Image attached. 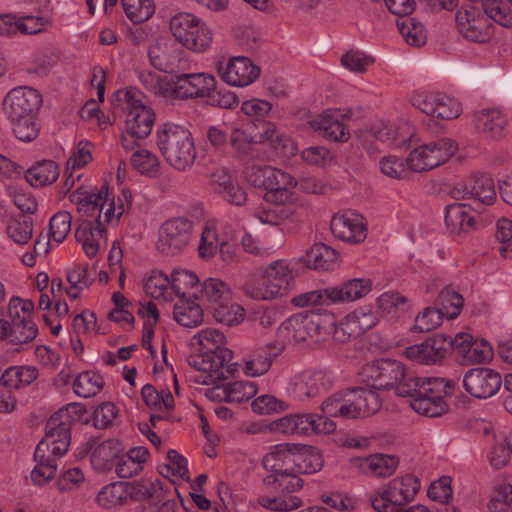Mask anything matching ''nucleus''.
I'll use <instances>...</instances> for the list:
<instances>
[{
  "mask_svg": "<svg viewBox=\"0 0 512 512\" xmlns=\"http://www.w3.org/2000/svg\"><path fill=\"white\" fill-rule=\"evenodd\" d=\"M259 143L268 144L283 159H291L298 152L294 140L272 122H263L259 127Z\"/></svg>",
  "mask_w": 512,
  "mask_h": 512,
  "instance_id": "a878e982",
  "label": "nucleus"
},
{
  "mask_svg": "<svg viewBox=\"0 0 512 512\" xmlns=\"http://www.w3.org/2000/svg\"><path fill=\"white\" fill-rule=\"evenodd\" d=\"M298 475V472L271 473L263 479V484L276 492L290 494L303 487V480Z\"/></svg>",
  "mask_w": 512,
  "mask_h": 512,
  "instance_id": "37998d69",
  "label": "nucleus"
},
{
  "mask_svg": "<svg viewBox=\"0 0 512 512\" xmlns=\"http://www.w3.org/2000/svg\"><path fill=\"white\" fill-rule=\"evenodd\" d=\"M352 117L350 109H327L309 121L310 127L325 139L332 142H346L350 138V130L346 121Z\"/></svg>",
  "mask_w": 512,
  "mask_h": 512,
  "instance_id": "2eb2a0df",
  "label": "nucleus"
},
{
  "mask_svg": "<svg viewBox=\"0 0 512 512\" xmlns=\"http://www.w3.org/2000/svg\"><path fill=\"white\" fill-rule=\"evenodd\" d=\"M194 234L193 222L186 217H172L164 221L158 231L157 250L164 255L183 252Z\"/></svg>",
  "mask_w": 512,
  "mask_h": 512,
  "instance_id": "f8f14e48",
  "label": "nucleus"
},
{
  "mask_svg": "<svg viewBox=\"0 0 512 512\" xmlns=\"http://www.w3.org/2000/svg\"><path fill=\"white\" fill-rule=\"evenodd\" d=\"M411 407L427 417H439L448 411V405L442 396L410 397Z\"/></svg>",
  "mask_w": 512,
  "mask_h": 512,
  "instance_id": "de8ad7c7",
  "label": "nucleus"
},
{
  "mask_svg": "<svg viewBox=\"0 0 512 512\" xmlns=\"http://www.w3.org/2000/svg\"><path fill=\"white\" fill-rule=\"evenodd\" d=\"M127 489V498L135 501H144L141 505H149L154 501L163 500V483L161 480H136L124 482Z\"/></svg>",
  "mask_w": 512,
  "mask_h": 512,
  "instance_id": "72a5a7b5",
  "label": "nucleus"
},
{
  "mask_svg": "<svg viewBox=\"0 0 512 512\" xmlns=\"http://www.w3.org/2000/svg\"><path fill=\"white\" fill-rule=\"evenodd\" d=\"M412 104L422 113L442 120L455 119L462 111L456 99L438 92H417L412 97Z\"/></svg>",
  "mask_w": 512,
  "mask_h": 512,
  "instance_id": "dca6fc26",
  "label": "nucleus"
},
{
  "mask_svg": "<svg viewBox=\"0 0 512 512\" xmlns=\"http://www.w3.org/2000/svg\"><path fill=\"white\" fill-rule=\"evenodd\" d=\"M127 17L134 23L147 21L154 13L152 0H122Z\"/></svg>",
  "mask_w": 512,
  "mask_h": 512,
  "instance_id": "4d7b16f0",
  "label": "nucleus"
},
{
  "mask_svg": "<svg viewBox=\"0 0 512 512\" xmlns=\"http://www.w3.org/2000/svg\"><path fill=\"white\" fill-rule=\"evenodd\" d=\"M174 320L188 318L190 320H203L207 316L205 307L200 303L195 293L173 296Z\"/></svg>",
  "mask_w": 512,
  "mask_h": 512,
  "instance_id": "f704fd0d",
  "label": "nucleus"
},
{
  "mask_svg": "<svg viewBox=\"0 0 512 512\" xmlns=\"http://www.w3.org/2000/svg\"><path fill=\"white\" fill-rule=\"evenodd\" d=\"M15 137L22 142H32L38 137L40 125L37 115L9 120Z\"/></svg>",
  "mask_w": 512,
  "mask_h": 512,
  "instance_id": "864d4df0",
  "label": "nucleus"
},
{
  "mask_svg": "<svg viewBox=\"0 0 512 512\" xmlns=\"http://www.w3.org/2000/svg\"><path fill=\"white\" fill-rule=\"evenodd\" d=\"M201 20V18L192 13L179 12L170 19L169 28L171 34L179 44L184 46L190 32L195 29Z\"/></svg>",
  "mask_w": 512,
  "mask_h": 512,
  "instance_id": "c03bdc74",
  "label": "nucleus"
},
{
  "mask_svg": "<svg viewBox=\"0 0 512 512\" xmlns=\"http://www.w3.org/2000/svg\"><path fill=\"white\" fill-rule=\"evenodd\" d=\"M188 37L183 47L194 53L206 52L213 41V33L204 20L200 21Z\"/></svg>",
  "mask_w": 512,
  "mask_h": 512,
  "instance_id": "8fccbe9b",
  "label": "nucleus"
},
{
  "mask_svg": "<svg viewBox=\"0 0 512 512\" xmlns=\"http://www.w3.org/2000/svg\"><path fill=\"white\" fill-rule=\"evenodd\" d=\"M42 105L40 93L30 87H17L4 97L3 113L8 120L37 115Z\"/></svg>",
  "mask_w": 512,
  "mask_h": 512,
  "instance_id": "f3484780",
  "label": "nucleus"
},
{
  "mask_svg": "<svg viewBox=\"0 0 512 512\" xmlns=\"http://www.w3.org/2000/svg\"><path fill=\"white\" fill-rule=\"evenodd\" d=\"M8 237L18 245L27 244L33 235L32 222L23 217L20 219H11L6 227Z\"/></svg>",
  "mask_w": 512,
  "mask_h": 512,
  "instance_id": "338daca9",
  "label": "nucleus"
},
{
  "mask_svg": "<svg viewBox=\"0 0 512 512\" xmlns=\"http://www.w3.org/2000/svg\"><path fill=\"white\" fill-rule=\"evenodd\" d=\"M295 434L310 435L331 433L336 429L333 421L323 415L307 413L295 414Z\"/></svg>",
  "mask_w": 512,
  "mask_h": 512,
  "instance_id": "c9c22d12",
  "label": "nucleus"
},
{
  "mask_svg": "<svg viewBox=\"0 0 512 512\" xmlns=\"http://www.w3.org/2000/svg\"><path fill=\"white\" fill-rule=\"evenodd\" d=\"M330 227L336 238L348 243H360L367 236V225L363 216L354 212L334 215Z\"/></svg>",
  "mask_w": 512,
  "mask_h": 512,
  "instance_id": "393cba45",
  "label": "nucleus"
},
{
  "mask_svg": "<svg viewBox=\"0 0 512 512\" xmlns=\"http://www.w3.org/2000/svg\"><path fill=\"white\" fill-rule=\"evenodd\" d=\"M445 223L452 234H461L471 229L475 221L466 205L455 203L446 207Z\"/></svg>",
  "mask_w": 512,
  "mask_h": 512,
  "instance_id": "e433bc0d",
  "label": "nucleus"
},
{
  "mask_svg": "<svg viewBox=\"0 0 512 512\" xmlns=\"http://www.w3.org/2000/svg\"><path fill=\"white\" fill-rule=\"evenodd\" d=\"M232 357V351L228 348L214 347L190 355L187 361L191 367L205 373L200 378H196L195 382L209 385L233 375L234 369L230 364Z\"/></svg>",
  "mask_w": 512,
  "mask_h": 512,
  "instance_id": "6e6552de",
  "label": "nucleus"
},
{
  "mask_svg": "<svg viewBox=\"0 0 512 512\" xmlns=\"http://www.w3.org/2000/svg\"><path fill=\"white\" fill-rule=\"evenodd\" d=\"M203 295L208 302L207 317L214 320H239L245 315L244 308L232 299L230 287L218 278L206 279L202 285Z\"/></svg>",
  "mask_w": 512,
  "mask_h": 512,
  "instance_id": "1a4fd4ad",
  "label": "nucleus"
},
{
  "mask_svg": "<svg viewBox=\"0 0 512 512\" xmlns=\"http://www.w3.org/2000/svg\"><path fill=\"white\" fill-rule=\"evenodd\" d=\"M451 343L452 350L462 365L488 362L493 357V350L488 341L475 339L469 333H457Z\"/></svg>",
  "mask_w": 512,
  "mask_h": 512,
  "instance_id": "aec40b11",
  "label": "nucleus"
},
{
  "mask_svg": "<svg viewBox=\"0 0 512 512\" xmlns=\"http://www.w3.org/2000/svg\"><path fill=\"white\" fill-rule=\"evenodd\" d=\"M333 322H281L276 337L285 346L311 340L322 342L330 337Z\"/></svg>",
  "mask_w": 512,
  "mask_h": 512,
  "instance_id": "ddd939ff",
  "label": "nucleus"
},
{
  "mask_svg": "<svg viewBox=\"0 0 512 512\" xmlns=\"http://www.w3.org/2000/svg\"><path fill=\"white\" fill-rule=\"evenodd\" d=\"M144 289L146 294L155 300H173L171 277L162 271H152L144 283Z\"/></svg>",
  "mask_w": 512,
  "mask_h": 512,
  "instance_id": "79ce46f5",
  "label": "nucleus"
},
{
  "mask_svg": "<svg viewBox=\"0 0 512 512\" xmlns=\"http://www.w3.org/2000/svg\"><path fill=\"white\" fill-rule=\"evenodd\" d=\"M103 378L101 375L85 371L80 373L73 382V388L76 395L83 398L95 396L103 388Z\"/></svg>",
  "mask_w": 512,
  "mask_h": 512,
  "instance_id": "09e8293b",
  "label": "nucleus"
},
{
  "mask_svg": "<svg viewBox=\"0 0 512 512\" xmlns=\"http://www.w3.org/2000/svg\"><path fill=\"white\" fill-rule=\"evenodd\" d=\"M298 446L283 443L273 447V450L263 458V466L271 473L295 472Z\"/></svg>",
  "mask_w": 512,
  "mask_h": 512,
  "instance_id": "c756f323",
  "label": "nucleus"
},
{
  "mask_svg": "<svg viewBox=\"0 0 512 512\" xmlns=\"http://www.w3.org/2000/svg\"><path fill=\"white\" fill-rule=\"evenodd\" d=\"M397 27L405 39L411 46H422L426 42V31L420 22L415 21L413 18H403L397 20Z\"/></svg>",
  "mask_w": 512,
  "mask_h": 512,
  "instance_id": "603ef678",
  "label": "nucleus"
},
{
  "mask_svg": "<svg viewBox=\"0 0 512 512\" xmlns=\"http://www.w3.org/2000/svg\"><path fill=\"white\" fill-rule=\"evenodd\" d=\"M245 179L257 188H264V200L276 206H292L298 201L296 179L289 173L269 166L251 164L244 169Z\"/></svg>",
  "mask_w": 512,
  "mask_h": 512,
  "instance_id": "7ed1b4c3",
  "label": "nucleus"
},
{
  "mask_svg": "<svg viewBox=\"0 0 512 512\" xmlns=\"http://www.w3.org/2000/svg\"><path fill=\"white\" fill-rule=\"evenodd\" d=\"M119 442L106 440L99 444L91 455L93 468L100 472L110 471L119 457Z\"/></svg>",
  "mask_w": 512,
  "mask_h": 512,
  "instance_id": "ea45409f",
  "label": "nucleus"
},
{
  "mask_svg": "<svg viewBox=\"0 0 512 512\" xmlns=\"http://www.w3.org/2000/svg\"><path fill=\"white\" fill-rule=\"evenodd\" d=\"M87 409L81 403H69L65 407L60 408L47 421L46 436L53 438L54 433H59L62 440L70 442L71 428L75 422L88 424L89 417H86Z\"/></svg>",
  "mask_w": 512,
  "mask_h": 512,
  "instance_id": "412c9836",
  "label": "nucleus"
},
{
  "mask_svg": "<svg viewBox=\"0 0 512 512\" xmlns=\"http://www.w3.org/2000/svg\"><path fill=\"white\" fill-rule=\"evenodd\" d=\"M350 419L368 417L381 408V400L375 389L356 387L348 391Z\"/></svg>",
  "mask_w": 512,
  "mask_h": 512,
  "instance_id": "cd10ccee",
  "label": "nucleus"
},
{
  "mask_svg": "<svg viewBox=\"0 0 512 512\" xmlns=\"http://www.w3.org/2000/svg\"><path fill=\"white\" fill-rule=\"evenodd\" d=\"M456 383L441 377L419 378L414 373L408 375L405 383L399 387L401 397L449 396L454 393Z\"/></svg>",
  "mask_w": 512,
  "mask_h": 512,
  "instance_id": "a211bd4d",
  "label": "nucleus"
},
{
  "mask_svg": "<svg viewBox=\"0 0 512 512\" xmlns=\"http://www.w3.org/2000/svg\"><path fill=\"white\" fill-rule=\"evenodd\" d=\"M337 262L336 250L323 243L313 245L306 255L307 267L314 270H332L337 266Z\"/></svg>",
  "mask_w": 512,
  "mask_h": 512,
  "instance_id": "4c0bfd02",
  "label": "nucleus"
},
{
  "mask_svg": "<svg viewBox=\"0 0 512 512\" xmlns=\"http://www.w3.org/2000/svg\"><path fill=\"white\" fill-rule=\"evenodd\" d=\"M184 51L170 40L160 39L149 48L151 64L159 71L174 73L184 66Z\"/></svg>",
  "mask_w": 512,
  "mask_h": 512,
  "instance_id": "5701e85b",
  "label": "nucleus"
},
{
  "mask_svg": "<svg viewBox=\"0 0 512 512\" xmlns=\"http://www.w3.org/2000/svg\"><path fill=\"white\" fill-rule=\"evenodd\" d=\"M398 463V458L393 455L374 454L370 455L368 469H370V475L385 478L395 472Z\"/></svg>",
  "mask_w": 512,
  "mask_h": 512,
  "instance_id": "69168bd1",
  "label": "nucleus"
},
{
  "mask_svg": "<svg viewBox=\"0 0 512 512\" xmlns=\"http://www.w3.org/2000/svg\"><path fill=\"white\" fill-rule=\"evenodd\" d=\"M58 165L51 160L36 163L26 172V180L33 187H44L53 184L59 177Z\"/></svg>",
  "mask_w": 512,
  "mask_h": 512,
  "instance_id": "58836bf2",
  "label": "nucleus"
},
{
  "mask_svg": "<svg viewBox=\"0 0 512 512\" xmlns=\"http://www.w3.org/2000/svg\"><path fill=\"white\" fill-rule=\"evenodd\" d=\"M419 489L418 478L407 474L391 480L385 489L378 492V496L371 499V503L378 512H401L407 508Z\"/></svg>",
  "mask_w": 512,
  "mask_h": 512,
  "instance_id": "9d476101",
  "label": "nucleus"
},
{
  "mask_svg": "<svg viewBox=\"0 0 512 512\" xmlns=\"http://www.w3.org/2000/svg\"><path fill=\"white\" fill-rule=\"evenodd\" d=\"M463 297L454 289L446 287L439 295V304L437 307H426L419 313L415 320L420 318L437 317L439 320H453L460 315L463 308Z\"/></svg>",
  "mask_w": 512,
  "mask_h": 512,
  "instance_id": "bb28decb",
  "label": "nucleus"
},
{
  "mask_svg": "<svg viewBox=\"0 0 512 512\" xmlns=\"http://www.w3.org/2000/svg\"><path fill=\"white\" fill-rule=\"evenodd\" d=\"M501 384V375L490 368H471L463 377L465 390L480 399H486L496 394Z\"/></svg>",
  "mask_w": 512,
  "mask_h": 512,
  "instance_id": "4be33fe9",
  "label": "nucleus"
},
{
  "mask_svg": "<svg viewBox=\"0 0 512 512\" xmlns=\"http://www.w3.org/2000/svg\"><path fill=\"white\" fill-rule=\"evenodd\" d=\"M222 235L219 229L213 223H208L201 233L200 243L198 247L199 255L204 259L212 258L219 247Z\"/></svg>",
  "mask_w": 512,
  "mask_h": 512,
  "instance_id": "5fc2aeb1",
  "label": "nucleus"
},
{
  "mask_svg": "<svg viewBox=\"0 0 512 512\" xmlns=\"http://www.w3.org/2000/svg\"><path fill=\"white\" fill-rule=\"evenodd\" d=\"M487 508L490 512H512V485L506 484L496 490Z\"/></svg>",
  "mask_w": 512,
  "mask_h": 512,
  "instance_id": "774afa93",
  "label": "nucleus"
},
{
  "mask_svg": "<svg viewBox=\"0 0 512 512\" xmlns=\"http://www.w3.org/2000/svg\"><path fill=\"white\" fill-rule=\"evenodd\" d=\"M37 332L35 322H10L6 340L14 345L28 343L37 336Z\"/></svg>",
  "mask_w": 512,
  "mask_h": 512,
  "instance_id": "13d9d810",
  "label": "nucleus"
},
{
  "mask_svg": "<svg viewBox=\"0 0 512 512\" xmlns=\"http://www.w3.org/2000/svg\"><path fill=\"white\" fill-rule=\"evenodd\" d=\"M157 144L167 163L178 171L192 167L196 148L191 132L184 126L166 123L157 132Z\"/></svg>",
  "mask_w": 512,
  "mask_h": 512,
  "instance_id": "39448f33",
  "label": "nucleus"
},
{
  "mask_svg": "<svg viewBox=\"0 0 512 512\" xmlns=\"http://www.w3.org/2000/svg\"><path fill=\"white\" fill-rule=\"evenodd\" d=\"M375 326V323L363 327L359 322H333L330 336L338 343H346L351 338L361 336L367 330Z\"/></svg>",
  "mask_w": 512,
  "mask_h": 512,
  "instance_id": "6e6d98bb",
  "label": "nucleus"
},
{
  "mask_svg": "<svg viewBox=\"0 0 512 512\" xmlns=\"http://www.w3.org/2000/svg\"><path fill=\"white\" fill-rule=\"evenodd\" d=\"M372 290V283L368 279H352L340 287L313 290L303 293L292 299V303L298 307L312 306L305 311L304 318L309 316L326 315V310L317 306L330 305L344 301H355L366 296Z\"/></svg>",
  "mask_w": 512,
  "mask_h": 512,
  "instance_id": "20e7f679",
  "label": "nucleus"
},
{
  "mask_svg": "<svg viewBox=\"0 0 512 512\" xmlns=\"http://www.w3.org/2000/svg\"><path fill=\"white\" fill-rule=\"evenodd\" d=\"M284 350L278 338L255 349L245 362V373L248 376L256 377L265 374L271 367L272 361Z\"/></svg>",
  "mask_w": 512,
  "mask_h": 512,
  "instance_id": "c85d7f7f",
  "label": "nucleus"
},
{
  "mask_svg": "<svg viewBox=\"0 0 512 512\" xmlns=\"http://www.w3.org/2000/svg\"><path fill=\"white\" fill-rule=\"evenodd\" d=\"M410 373L399 361L381 359L366 364L362 369L361 376L370 388L382 390L395 387L398 394L399 387L406 382Z\"/></svg>",
  "mask_w": 512,
  "mask_h": 512,
  "instance_id": "9b49d317",
  "label": "nucleus"
},
{
  "mask_svg": "<svg viewBox=\"0 0 512 512\" xmlns=\"http://www.w3.org/2000/svg\"><path fill=\"white\" fill-rule=\"evenodd\" d=\"M493 21L512 27V11L502 0H466L455 15L458 32L475 43H486L493 37Z\"/></svg>",
  "mask_w": 512,
  "mask_h": 512,
  "instance_id": "f257e3e1",
  "label": "nucleus"
},
{
  "mask_svg": "<svg viewBox=\"0 0 512 512\" xmlns=\"http://www.w3.org/2000/svg\"><path fill=\"white\" fill-rule=\"evenodd\" d=\"M323 467V457L317 448H298L295 472L299 474H313Z\"/></svg>",
  "mask_w": 512,
  "mask_h": 512,
  "instance_id": "a18cd8bd",
  "label": "nucleus"
},
{
  "mask_svg": "<svg viewBox=\"0 0 512 512\" xmlns=\"http://www.w3.org/2000/svg\"><path fill=\"white\" fill-rule=\"evenodd\" d=\"M476 129L485 137L500 139L507 125L506 116L497 109H483L474 116Z\"/></svg>",
  "mask_w": 512,
  "mask_h": 512,
  "instance_id": "2f4dec72",
  "label": "nucleus"
},
{
  "mask_svg": "<svg viewBox=\"0 0 512 512\" xmlns=\"http://www.w3.org/2000/svg\"><path fill=\"white\" fill-rule=\"evenodd\" d=\"M294 267L287 259H278L268 264L261 281L245 284V292L257 300H269L286 295L293 281Z\"/></svg>",
  "mask_w": 512,
  "mask_h": 512,
  "instance_id": "0eeeda50",
  "label": "nucleus"
},
{
  "mask_svg": "<svg viewBox=\"0 0 512 512\" xmlns=\"http://www.w3.org/2000/svg\"><path fill=\"white\" fill-rule=\"evenodd\" d=\"M139 80L142 85L156 96L165 99L171 98V82L165 77H162L154 72H141Z\"/></svg>",
  "mask_w": 512,
  "mask_h": 512,
  "instance_id": "680f3d73",
  "label": "nucleus"
},
{
  "mask_svg": "<svg viewBox=\"0 0 512 512\" xmlns=\"http://www.w3.org/2000/svg\"><path fill=\"white\" fill-rule=\"evenodd\" d=\"M452 336L447 334H435L427 339L424 344V364L432 365L446 358L449 348L452 349Z\"/></svg>",
  "mask_w": 512,
  "mask_h": 512,
  "instance_id": "a19ab883",
  "label": "nucleus"
},
{
  "mask_svg": "<svg viewBox=\"0 0 512 512\" xmlns=\"http://www.w3.org/2000/svg\"><path fill=\"white\" fill-rule=\"evenodd\" d=\"M105 224H92L82 221L75 230V238L82 245L86 256L93 259L97 256L102 243L105 242Z\"/></svg>",
  "mask_w": 512,
  "mask_h": 512,
  "instance_id": "7c9ffc66",
  "label": "nucleus"
},
{
  "mask_svg": "<svg viewBox=\"0 0 512 512\" xmlns=\"http://www.w3.org/2000/svg\"><path fill=\"white\" fill-rule=\"evenodd\" d=\"M216 89V80L212 74L183 73L176 75L171 82V98L181 100L210 97Z\"/></svg>",
  "mask_w": 512,
  "mask_h": 512,
  "instance_id": "4468645a",
  "label": "nucleus"
},
{
  "mask_svg": "<svg viewBox=\"0 0 512 512\" xmlns=\"http://www.w3.org/2000/svg\"><path fill=\"white\" fill-rule=\"evenodd\" d=\"M219 73L222 80L230 86L246 87L259 77L260 68L248 57L237 56L221 66Z\"/></svg>",
  "mask_w": 512,
  "mask_h": 512,
  "instance_id": "b1692460",
  "label": "nucleus"
},
{
  "mask_svg": "<svg viewBox=\"0 0 512 512\" xmlns=\"http://www.w3.org/2000/svg\"><path fill=\"white\" fill-rule=\"evenodd\" d=\"M69 199L77 206L80 213L95 217V224H108L113 219H119L132 206V195L127 190H123L115 198L110 197L106 188L98 192H90L83 184L70 193Z\"/></svg>",
  "mask_w": 512,
  "mask_h": 512,
  "instance_id": "f03ea898",
  "label": "nucleus"
},
{
  "mask_svg": "<svg viewBox=\"0 0 512 512\" xmlns=\"http://www.w3.org/2000/svg\"><path fill=\"white\" fill-rule=\"evenodd\" d=\"M130 161L132 166L141 174L155 175L158 172V158L147 149H136L132 153Z\"/></svg>",
  "mask_w": 512,
  "mask_h": 512,
  "instance_id": "0e129e2a",
  "label": "nucleus"
},
{
  "mask_svg": "<svg viewBox=\"0 0 512 512\" xmlns=\"http://www.w3.org/2000/svg\"><path fill=\"white\" fill-rule=\"evenodd\" d=\"M321 409L324 413V417L328 419L329 417L350 419L348 393H334L322 403Z\"/></svg>",
  "mask_w": 512,
  "mask_h": 512,
  "instance_id": "bf43d9fd",
  "label": "nucleus"
},
{
  "mask_svg": "<svg viewBox=\"0 0 512 512\" xmlns=\"http://www.w3.org/2000/svg\"><path fill=\"white\" fill-rule=\"evenodd\" d=\"M173 296L191 294L190 290L200 284L198 276L189 270L176 269L171 274Z\"/></svg>",
  "mask_w": 512,
  "mask_h": 512,
  "instance_id": "e2e57ef3",
  "label": "nucleus"
},
{
  "mask_svg": "<svg viewBox=\"0 0 512 512\" xmlns=\"http://www.w3.org/2000/svg\"><path fill=\"white\" fill-rule=\"evenodd\" d=\"M114 309L109 311L108 320H135V316L147 320H159L162 303L153 300H143L138 303H130L120 292L112 295Z\"/></svg>",
  "mask_w": 512,
  "mask_h": 512,
  "instance_id": "6ab92c4d",
  "label": "nucleus"
},
{
  "mask_svg": "<svg viewBox=\"0 0 512 512\" xmlns=\"http://www.w3.org/2000/svg\"><path fill=\"white\" fill-rule=\"evenodd\" d=\"M468 190L470 198L478 200L485 205H491L496 200V191L493 180L488 176H475L469 180Z\"/></svg>",
  "mask_w": 512,
  "mask_h": 512,
  "instance_id": "49530a36",
  "label": "nucleus"
},
{
  "mask_svg": "<svg viewBox=\"0 0 512 512\" xmlns=\"http://www.w3.org/2000/svg\"><path fill=\"white\" fill-rule=\"evenodd\" d=\"M379 317L400 318L407 317V312L412 309L411 301L397 291L382 293L377 299Z\"/></svg>",
  "mask_w": 512,
  "mask_h": 512,
  "instance_id": "473e14b6",
  "label": "nucleus"
},
{
  "mask_svg": "<svg viewBox=\"0 0 512 512\" xmlns=\"http://www.w3.org/2000/svg\"><path fill=\"white\" fill-rule=\"evenodd\" d=\"M143 94L136 88L120 89L114 94L113 107L124 117L125 126L138 138L150 135L155 122L154 111L144 104Z\"/></svg>",
  "mask_w": 512,
  "mask_h": 512,
  "instance_id": "423d86ee",
  "label": "nucleus"
},
{
  "mask_svg": "<svg viewBox=\"0 0 512 512\" xmlns=\"http://www.w3.org/2000/svg\"><path fill=\"white\" fill-rule=\"evenodd\" d=\"M127 489L124 482H114L103 487L98 495L99 505L106 509L122 506L127 501Z\"/></svg>",
  "mask_w": 512,
  "mask_h": 512,
  "instance_id": "3c124183",
  "label": "nucleus"
},
{
  "mask_svg": "<svg viewBox=\"0 0 512 512\" xmlns=\"http://www.w3.org/2000/svg\"><path fill=\"white\" fill-rule=\"evenodd\" d=\"M430 152V160H433L435 167L447 162L457 151V144L448 138L439 139L434 142L427 143Z\"/></svg>",
  "mask_w": 512,
  "mask_h": 512,
  "instance_id": "052dcab7",
  "label": "nucleus"
}]
</instances>
